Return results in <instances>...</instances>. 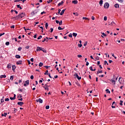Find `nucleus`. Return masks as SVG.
<instances>
[{
    "mask_svg": "<svg viewBox=\"0 0 125 125\" xmlns=\"http://www.w3.org/2000/svg\"><path fill=\"white\" fill-rule=\"evenodd\" d=\"M24 16H25V13H20L18 17H14L13 19H14V18H17V19H18V18H19V19H21V18H23Z\"/></svg>",
    "mask_w": 125,
    "mask_h": 125,
    "instance_id": "1",
    "label": "nucleus"
},
{
    "mask_svg": "<svg viewBox=\"0 0 125 125\" xmlns=\"http://www.w3.org/2000/svg\"><path fill=\"white\" fill-rule=\"evenodd\" d=\"M109 3L108 2H106L104 3V8H109Z\"/></svg>",
    "mask_w": 125,
    "mask_h": 125,
    "instance_id": "2",
    "label": "nucleus"
},
{
    "mask_svg": "<svg viewBox=\"0 0 125 125\" xmlns=\"http://www.w3.org/2000/svg\"><path fill=\"white\" fill-rule=\"evenodd\" d=\"M74 76L75 77H76V78H77V79H78V80H79V81H80V80L82 79V77H79V75H78V73H75V74H74Z\"/></svg>",
    "mask_w": 125,
    "mask_h": 125,
    "instance_id": "3",
    "label": "nucleus"
},
{
    "mask_svg": "<svg viewBox=\"0 0 125 125\" xmlns=\"http://www.w3.org/2000/svg\"><path fill=\"white\" fill-rule=\"evenodd\" d=\"M29 83H30V81L29 80H27L25 81V83L24 84V86H27V85H29Z\"/></svg>",
    "mask_w": 125,
    "mask_h": 125,
    "instance_id": "4",
    "label": "nucleus"
},
{
    "mask_svg": "<svg viewBox=\"0 0 125 125\" xmlns=\"http://www.w3.org/2000/svg\"><path fill=\"white\" fill-rule=\"evenodd\" d=\"M38 13V10H36L34 11H33L31 13L32 16H34L35 14H37Z\"/></svg>",
    "mask_w": 125,
    "mask_h": 125,
    "instance_id": "5",
    "label": "nucleus"
},
{
    "mask_svg": "<svg viewBox=\"0 0 125 125\" xmlns=\"http://www.w3.org/2000/svg\"><path fill=\"white\" fill-rule=\"evenodd\" d=\"M110 82H112L114 84H116V81H115V76H114L113 79L110 80Z\"/></svg>",
    "mask_w": 125,
    "mask_h": 125,
    "instance_id": "6",
    "label": "nucleus"
},
{
    "mask_svg": "<svg viewBox=\"0 0 125 125\" xmlns=\"http://www.w3.org/2000/svg\"><path fill=\"white\" fill-rule=\"evenodd\" d=\"M42 47L38 46L37 47L36 51H41V50H42Z\"/></svg>",
    "mask_w": 125,
    "mask_h": 125,
    "instance_id": "7",
    "label": "nucleus"
},
{
    "mask_svg": "<svg viewBox=\"0 0 125 125\" xmlns=\"http://www.w3.org/2000/svg\"><path fill=\"white\" fill-rule=\"evenodd\" d=\"M36 102H39L40 103H42V100L41 98H39L36 100Z\"/></svg>",
    "mask_w": 125,
    "mask_h": 125,
    "instance_id": "8",
    "label": "nucleus"
},
{
    "mask_svg": "<svg viewBox=\"0 0 125 125\" xmlns=\"http://www.w3.org/2000/svg\"><path fill=\"white\" fill-rule=\"evenodd\" d=\"M24 104V103L22 102H18V105H19V106H22Z\"/></svg>",
    "mask_w": 125,
    "mask_h": 125,
    "instance_id": "9",
    "label": "nucleus"
},
{
    "mask_svg": "<svg viewBox=\"0 0 125 125\" xmlns=\"http://www.w3.org/2000/svg\"><path fill=\"white\" fill-rule=\"evenodd\" d=\"M17 65H21L22 64V61H19L16 62Z\"/></svg>",
    "mask_w": 125,
    "mask_h": 125,
    "instance_id": "10",
    "label": "nucleus"
},
{
    "mask_svg": "<svg viewBox=\"0 0 125 125\" xmlns=\"http://www.w3.org/2000/svg\"><path fill=\"white\" fill-rule=\"evenodd\" d=\"M72 3L74 4H77L78 3V0H74L72 1Z\"/></svg>",
    "mask_w": 125,
    "mask_h": 125,
    "instance_id": "11",
    "label": "nucleus"
},
{
    "mask_svg": "<svg viewBox=\"0 0 125 125\" xmlns=\"http://www.w3.org/2000/svg\"><path fill=\"white\" fill-rule=\"evenodd\" d=\"M63 3H64V1L63 0H62L61 1V2H60L58 3V6H60L61 5H62V4H63Z\"/></svg>",
    "mask_w": 125,
    "mask_h": 125,
    "instance_id": "12",
    "label": "nucleus"
},
{
    "mask_svg": "<svg viewBox=\"0 0 125 125\" xmlns=\"http://www.w3.org/2000/svg\"><path fill=\"white\" fill-rule=\"evenodd\" d=\"M114 7L115 8H119V7H120V5H119L118 3H116L114 5Z\"/></svg>",
    "mask_w": 125,
    "mask_h": 125,
    "instance_id": "13",
    "label": "nucleus"
},
{
    "mask_svg": "<svg viewBox=\"0 0 125 125\" xmlns=\"http://www.w3.org/2000/svg\"><path fill=\"white\" fill-rule=\"evenodd\" d=\"M109 25H110L111 26H113V24H114V25H116V23L114 22V21H112L111 22H109Z\"/></svg>",
    "mask_w": 125,
    "mask_h": 125,
    "instance_id": "14",
    "label": "nucleus"
},
{
    "mask_svg": "<svg viewBox=\"0 0 125 125\" xmlns=\"http://www.w3.org/2000/svg\"><path fill=\"white\" fill-rule=\"evenodd\" d=\"M65 10H66V9L62 10L60 13V15H63V14H64V13L65 12Z\"/></svg>",
    "mask_w": 125,
    "mask_h": 125,
    "instance_id": "15",
    "label": "nucleus"
},
{
    "mask_svg": "<svg viewBox=\"0 0 125 125\" xmlns=\"http://www.w3.org/2000/svg\"><path fill=\"white\" fill-rule=\"evenodd\" d=\"M100 5L102 6V4H103V0H101L99 2Z\"/></svg>",
    "mask_w": 125,
    "mask_h": 125,
    "instance_id": "16",
    "label": "nucleus"
},
{
    "mask_svg": "<svg viewBox=\"0 0 125 125\" xmlns=\"http://www.w3.org/2000/svg\"><path fill=\"white\" fill-rule=\"evenodd\" d=\"M15 57H16V58H17L18 59L21 58V56H20V55H16L15 56Z\"/></svg>",
    "mask_w": 125,
    "mask_h": 125,
    "instance_id": "17",
    "label": "nucleus"
},
{
    "mask_svg": "<svg viewBox=\"0 0 125 125\" xmlns=\"http://www.w3.org/2000/svg\"><path fill=\"white\" fill-rule=\"evenodd\" d=\"M7 68H8V69H10V68H11V64L9 63L7 66Z\"/></svg>",
    "mask_w": 125,
    "mask_h": 125,
    "instance_id": "18",
    "label": "nucleus"
},
{
    "mask_svg": "<svg viewBox=\"0 0 125 125\" xmlns=\"http://www.w3.org/2000/svg\"><path fill=\"white\" fill-rule=\"evenodd\" d=\"M2 78H6V75H3L0 76V79H2Z\"/></svg>",
    "mask_w": 125,
    "mask_h": 125,
    "instance_id": "19",
    "label": "nucleus"
},
{
    "mask_svg": "<svg viewBox=\"0 0 125 125\" xmlns=\"http://www.w3.org/2000/svg\"><path fill=\"white\" fill-rule=\"evenodd\" d=\"M42 51H43V52H44V53H46V50L43 48H42Z\"/></svg>",
    "mask_w": 125,
    "mask_h": 125,
    "instance_id": "20",
    "label": "nucleus"
},
{
    "mask_svg": "<svg viewBox=\"0 0 125 125\" xmlns=\"http://www.w3.org/2000/svg\"><path fill=\"white\" fill-rule=\"evenodd\" d=\"M16 68V66L15 65H12V70L13 71H14V70H15V69Z\"/></svg>",
    "mask_w": 125,
    "mask_h": 125,
    "instance_id": "21",
    "label": "nucleus"
},
{
    "mask_svg": "<svg viewBox=\"0 0 125 125\" xmlns=\"http://www.w3.org/2000/svg\"><path fill=\"white\" fill-rule=\"evenodd\" d=\"M73 37H75L76 38V37H77V36H78V34H77L76 33H73Z\"/></svg>",
    "mask_w": 125,
    "mask_h": 125,
    "instance_id": "22",
    "label": "nucleus"
},
{
    "mask_svg": "<svg viewBox=\"0 0 125 125\" xmlns=\"http://www.w3.org/2000/svg\"><path fill=\"white\" fill-rule=\"evenodd\" d=\"M83 20H88V21H89V19H88V18L83 17Z\"/></svg>",
    "mask_w": 125,
    "mask_h": 125,
    "instance_id": "23",
    "label": "nucleus"
},
{
    "mask_svg": "<svg viewBox=\"0 0 125 125\" xmlns=\"http://www.w3.org/2000/svg\"><path fill=\"white\" fill-rule=\"evenodd\" d=\"M43 65V63H42V62H40L39 63V67H42Z\"/></svg>",
    "mask_w": 125,
    "mask_h": 125,
    "instance_id": "24",
    "label": "nucleus"
},
{
    "mask_svg": "<svg viewBox=\"0 0 125 125\" xmlns=\"http://www.w3.org/2000/svg\"><path fill=\"white\" fill-rule=\"evenodd\" d=\"M103 72L102 71V70H101V71L98 70V71L97 72V75H98V74H100V73H103Z\"/></svg>",
    "mask_w": 125,
    "mask_h": 125,
    "instance_id": "25",
    "label": "nucleus"
},
{
    "mask_svg": "<svg viewBox=\"0 0 125 125\" xmlns=\"http://www.w3.org/2000/svg\"><path fill=\"white\" fill-rule=\"evenodd\" d=\"M105 91H106V93H110V90H109L108 89H106L105 90Z\"/></svg>",
    "mask_w": 125,
    "mask_h": 125,
    "instance_id": "26",
    "label": "nucleus"
},
{
    "mask_svg": "<svg viewBox=\"0 0 125 125\" xmlns=\"http://www.w3.org/2000/svg\"><path fill=\"white\" fill-rule=\"evenodd\" d=\"M17 7H18V8H20V9H22V7H21V6H20V4L17 5Z\"/></svg>",
    "mask_w": 125,
    "mask_h": 125,
    "instance_id": "27",
    "label": "nucleus"
},
{
    "mask_svg": "<svg viewBox=\"0 0 125 125\" xmlns=\"http://www.w3.org/2000/svg\"><path fill=\"white\" fill-rule=\"evenodd\" d=\"M95 61H96V60H99V57H98V56H97L95 58Z\"/></svg>",
    "mask_w": 125,
    "mask_h": 125,
    "instance_id": "28",
    "label": "nucleus"
},
{
    "mask_svg": "<svg viewBox=\"0 0 125 125\" xmlns=\"http://www.w3.org/2000/svg\"><path fill=\"white\" fill-rule=\"evenodd\" d=\"M22 98V95H21V94H19L18 95V98Z\"/></svg>",
    "mask_w": 125,
    "mask_h": 125,
    "instance_id": "29",
    "label": "nucleus"
},
{
    "mask_svg": "<svg viewBox=\"0 0 125 125\" xmlns=\"http://www.w3.org/2000/svg\"><path fill=\"white\" fill-rule=\"evenodd\" d=\"M10 99L11 100H15V99H16V98H15V97H10Z\"/></svg>",
    "mask_w": 125,
    "mask_h": 125,
    "instance_id": "30",
    "label": "nucleus"
},
{
    "mask_svg": "<svg viewBox=\"0 0 125 125\" xmlns=\"http://www.w3.org/2000/svg\"><path fill=\"white\" fill-rule=\"evenodd\" d=\"M48 27V23L47 22H46L45 23V28H46V29H47Z\"/></svg>",
    "mask_w": 125,
    "mask_h": 125,
    "instance_id": "31",
    "label": "nucleus"
},
{
    "mask_svg": "<svg viewBox=\"0 0 125 125\" xmlns=\"http://www.w3.org/2000/svg\"><path fill=\"white\" fill-rule=\"evenodd\" d=\"M44 88H45V90L48 91V87H45L44 86H43Z\"/></svg>",
    "mask_w": 125,
    "mask_h": 125,
    "instance_id": "32",
    "label": "nucleus"
},
{
    "mask_svg": "<svg viewBox=\"0 0 125 125\" xmlns=\"http://www.w3.org/2000/svg\"><path fill=\"white\" fill-rule=\"evenodd\" d=\"M68 37H69V38H73V34L72 33H70Z\"/></svg>",
    "mask_w": 125,
    "mask_h": 125,
    "instance_id": "33",
    "label": "nucleus"
},
{
    "mask_svg": "<svg viewBox=\"0 0 125 125\" xmlns=\"http://www.w3.org/2000/svg\"><path fill=\"white\" fill-rule=\"evenodd\" d=\"M42 36L40 35L37 39V40H41V39H42Z\"/></svg>",
    "mask_w": 125,
    "mask_h": 125,
    "instance_id": "34",
    "label": "nucleus"
},
{
    "mask_svg": "<svg viewBox=\"0 0 125 125\" xmlns=\"http://www.w3.org/2000/svg\"><path fill=\"white\" fill-rule=\"evenodd\" d=\"M52 0H49L48 1H47V3H50V2H51L52 1Z\"/></svg>",
    "mask_w": 125,
    "mask_h": 125,
    "instance_id": "35",
    "label": "nucleus"
},
{
    "mask_svg": "<svg viewBox=\"0 0 125 125\" xmlns=\"http://www.w3.org/2000/svg\"><path fill=\"white\" fill-rule=\"evenodd\" d=\"M109 65V63H108V62H107L106 61H104V65Z\"/></svg>",
    "mask_w": 125,
    "mask_h": 125,
    "instance_id": "36",
    "label": "nucleus"
},
{
    "mask_svg": "<svg viewBox=\"0 0 125 125\" xmlns=\"http://www.w3.org/2000/svg\"><path fill=\"white\" fill-rule=\"evenodd\" d=\"M45 85L46 87H49V86H50V85H48V83H46Z\"/></svg>",
    "mask_w": 125,
    "mask_h": 125,
    "instance_id": "37",
    "label": "nucleus"
},
{
    "mask_svg": "<svg viewBox=\"0 0 125 125\" xmlns=\"http://www.w3.org/2000/svg\"><path fill=\"white\" fill-rule=\"evenodd\" d=\"M73 14L76 16H79V14H78V13H73Z\"/></svg>",
    "mask_w": 125,
    "mask_h": 125,
    "instance_id": "38",
    "label": "nucleus"
},
{
    "mask_svg": "<svg viewBox=\"0 0 125 125\" xmlns=\"http://www.w3.org/2000/svg\"><path fill=\"white\" fill-rule=\"evenodd\" d=\"M45 109H46V110L49 109V105H46L45 106Z\"/></svg>",
    "mask_w": 125,
    "mask_h": 125,
    "instance_id": "39",
    "label": "nucleus"
},
{
    "mask_svg": "<svg viewBox=\"0 0 125 125\" xmlns=\"http://www.w3.org/2000/svg\"><path fill=\"white\" fill-rule=\"evenodd\" d=\"M123 102H124L123 101H120V105L122 106L123 105Z\"/></svg>",
    "mask_w": 125,
    "mask_h": 125,
    "instance_id": "40",
    "label": "nucleus"
},
{
    "mask_svg": "<svg viewBox=\"0 0 125 125\" xmlns=\"http://www.w3.org/2000/svg\"><path fill=\"white\" fill-rule=\"evenodd\" d=\"M58 30H64V28H62L61 26L58 27Z\"/></svg>",
    "mask_w": 125,
    "mask_h": 125,
    "instance_id": "41",
    "label": "nucleus"
},
{
    "mask_svg": "<svg viewBox=\"0 0 125 125\" xmlns=\"http://www.w3.org/2000/svg\"><path fill=\"white\" fill-rule=\"evenodd\" d=\"M104 21H107V17L106 16L104 17Z\"/></svg>",
    "mask_w": 125,
    "mask_h": 125,
    "instance_id": "42",
    "label": "nucleus"
},
{
    "mask_svg": "<svg viewBox=\"0 0 125 125\" xmlns=\"http://www.w3.org/2000/svg\"><path fill=\"white\" fill-rule=\"evenodd\" d=\"M78 57L79 58H82V57H83V56H82V55H78Z\"/></svg>",
    "mask_w": 125,
    "mask_h": 125,
    "instance_id": "43",
    "label": "nucleus"
},
{
    "mask_svg": "<svg viewBox=\"0 0 125 125\" xmlns=\"http://www.w3.org/2000/svg\"><path fill=\"white\" fill-rule=\"evenodd\" d=\"M10 80H11V81H13V76H10Z\"/></svg>",
    "mask_w": 125,
    "mask_h": 125,
    "instance_id": "44",
    "label": "nucleus"
},
{
    "mask_svg": "<svg viewBox=\"0 0 125 125\" xmlns=\"http://www.w3.org/2000/svg\"><path fill=\"white\" fill-rule=\"evenodd\" d=\"M59 23L60 26H61V25H62V21H61L59 22Z\"/></svg>",
    "mask_w": 125,
    "mask_h": 125,
    "instance_id": "45",
    "label": "nucleus"
},
{
    "mask_svg": "<svg viewBox=\"0 0 125 125\" xmlns=\"http://www.w3.org/2000/svg\"><path fill=\"white\" fill-rule=\"evenodd\" d=\"M48 70H46V71L45 72L44 75H47L48 74Z\"/></svg>",
    "mask_w": 125,
    "mask_h": 125,
    "instance_id": "46",
    "label": "nucleus"
},
{
    "mask_svg": "<svg viewBox=\"0 0 125 125\" xmlns=\"http://www.w3.org/2000/svg\"><path fill=\"white\" fill-rule=\"evenodd\" d=\"M119 2H121L122 3V2H124V0H117Z\"/></svg>",
    "mask_w": 125,
    "mask_h": 125,
    "instance_id": "47",
    "label": "nucleus"
},
{
    "mask_svg": "<svg viewBox=\"0 0 125 125\" xmlns=\"http://www.w3.org/2000/svg\"><path fill=\"white\" fill-rule=\"evenodd\" d=\"M30 79H31V80H34V76L31 75L30 77Z\"/></svg>",
    "mask_w": 125,
    "mask_h": 125,
    "instance_id": "48",
    "label": "nucleus"
},
{
    "mask_svg": "<svg viewBox=\"0 0 125 125\" xmlns=\"http://www.w3.org/2000/svg\"><path fill=\"white\" fill-rule=\"evenodd\" d=\"M20 1V0H15L14 2H19Z\"/></svg>",
    "mask_w": 125,
    "mask_h": 125,
    "instance_id": "49",
    "label": "nucleus"
},
{
    "mask_svg": "<svg viewBox=\"0 0 125 125\" xmlns=\"http://www.w3.org/2000/svg\"><path fill=\"white\" fill-rule=\"evenodd\" d=\"M21 49H22V48L21 47H20L18 48V50H19V51H21Z\"/></svg>",
    "mask_w": 125,
    "mask_h": 125,
    "instance_id": "50",
    "label": "nucleus"
},
{
    "mask_svg": "<svg viewBox=\"0 0 125 125\" xmlns=\"http://www.w3.org/2000/svg\"><path fill=\"white\" fill-rule=\"evenodd\" d=\"M0 101H1V103H3V102H4V100H3V99H1Z\"/></svg>",
    "mask_w": 125,
    "mask_h": 125,
    "instance_id": "51",
    "label": "nucleus"
},
{
    "mask_svg": "<svg viewBox=\"0 0 125 125\" xmlns=\"http://www.w3.org/2000/svg\"><path fill=\"white\" fill-rule=\"evenodd\" d=\"M78 46L79 47H82V46H83V45L82 44H79Z\"/></svg>",
    "mask_w": 125,
    "mask_h": 125,
    "instance_id": "52",
    "label": "nucleus"
},
{
    "mask_svg": "<svg viewBox=\"0 0 125 125\" xmlns=\"http://www.w3.org/2000/svg\"><path fill=\"white\" fill-rule=\"evenodd\" d=\"M39 27H40V29H42V30L43 31V27L42 26H40V25H39Z\"/></svg>",
    "mask_w": 125,
    "mask_h": 125,
    "instance_id": "53",
    "label": "nucleus"
},
{
    "mask_svg": "<svg viewBox=\"0 0 125 125\" xmlns=\"http://www.w3.org/2000/svg\"><path fill=\"white\" fill-rule=\"evenodd\" d=\"M89 69H90V70L91 71H93V69H92V66H90V67H89Z\"/></svg>",
    "mask_w": 125,
    "mask_h": 125,
    "instance_id": "54",
    "label": "nucleus"
},
{
    "mask_svg": "<svg viewBox=\"0 0 125 125\" xmlns=\"http://www.w3.org/2000/svg\"><path fill=\"white\" fill-rule=\"evenodd\" d=\"M25 48H26V49H29V48H30V46H26V47H25Z\"/></svg>",
    "mask_w": 125,
    "mask_h": 125,
    "instance_id": "55",
    "label": "nucleus"
},
{
    "mask_svg": "<svg viewBox=\"0 0 125 125\" xmlns=\"http://www.w3.org/2000/svg\"><path fill=\"white\" fill-rule=\"evenodd\" d=\"M6 45H9V42H6L5 43Z\"/></svg>",
    "mask_w": 125,
    "mask_h": 125,
    "instance_id": "56",
    "label": "nucleus"
},
{
    "mask_svg": "<svg viewBox=\"0 0 125 125\" xmlns=\"http://www.w3.org/2000/svg\"><path fill=\"white\" fill-rule=\"evenodd\" d=\"M52 32H53V29L52 28H50V32L52 33Z\"/></svg>",
    "mask_w": 125,
    "mask_h": 125,
    "instance_id": "57",
    "label": "nucleus"
},
{
    "mask_svg": "<svg viewBox=\"0 0 125 125\" xmlns=\"http://www.w3.org/2000/svg\"><path fill=\"white\" fill-rule=\"evenodd\" d=\"M103 36H104V37H106V34L104 33H102Z\"/></svg>",
    "mask_w": 125,
    "mask_h": 125,
    "instance_id": "58",
    "label": "nucleus"
},
{
    "mask_svg": "<svg viewBox=\"0 0 125 125\" xmlns=\"http://www.w3.org/2000/svg\"><path fill=\"white\" fill-rule=\"evenodd\" d=\"M5 101H9V98L5 99Z\"/></svg>",
    "mask_w": 125,
    "mask_h": 125,
    "instance_id": "59",
    "label": "nucleus"
},
{
    "mask_svg": "<svg viewBox=\"0 0 125 125\" xmlns=\"http://www.w3.org/2000/svg\"><path fill=\"white\" fill-rule=\"evenodd\" d=\"M30 61H31V62H34V58H31V59H30Z\"/></svg>",
    "mask_w": 125,
    "mask_h": 125,
    "instance_id": "60",
    "label": "nucleus"
},
{
    "mask_svg": "<svg viewBox=\"0 0 125 125\" xmlns=\"http://www.w3.org/2000/svg\"><path fill=\"white\" fill-rule=\"evenodd\" d=\"M45 68H46V69H48V68H49L50 66H44Z\"/></svg>",
    "mask_w": 125,
    "mask_h": 125,
    "instance_id": "61",
    "label": "nucleus"
},
{
    "mask_svg": "<svg viewBox=\"0 0 125 125\" xmlns=\"http://www.w3.org/2000/svg\"><path fill=\"white\" fill-rule=\"evenodd\" d=\"M4 33H0V37H1V36H3V35H4Z\"/></svg>",
    "mask_w": 125,
    "mask_h": 125,
    "instance_id": "62",
    "label": "nucleus"
},
{
    "mask_svg": "<svg viewBox=\"0 0 125 125\" xmlns=\"http://www.w3.org/2000/svg\"><path fill=\"white\" fill-rule=\"evenodd\" d=\"M92 20H95V18H94V16H92L91 18Z\"/></svg>",
    "mask_w": 125,
    "mask_h": 125,
    "instance_id": "63",
    "label": "nucleus"
},
{
    "mask_svg": "<svg viewBox=\"0 0 125 125\" xmlns=\"http://www.w3.org/2000/svg\"><path fill=\"white\" fill-rule=\"evenodd\" d=\"M13 40H15V42H17V38H13Z\"/></svg>",
    "mask_w": 125,
    "mask_h": 125,
    "instance_id": "64",
    "label": "nucleus"
}]
</instances>
